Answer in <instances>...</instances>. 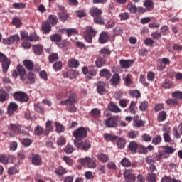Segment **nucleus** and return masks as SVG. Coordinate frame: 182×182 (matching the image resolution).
<instances>
[{
  "mask_svg": "<svg viewBox=\"0 0 182 182\" xmlns=\"http://www.w3.org/2000/svg\"><path fill=\"white\" fill-rule=\"evenodd\" d=\"M75 103H76V92L70 91L68 98L60 101V105L67 106V110L70 113H75L77 111V108H76Z\"/></svg>",
  "mask_w": 182,
  "mask_h": 182,
  "instance_id": "nucleus-1",
  "label": "nucleus"
},
{
  "mask_svg": "<svg viewBox=\"0 0 182 182\" xmlns=\"http://www.w3.org/2000/svg\"><path fill=\"white\" fill-rule=\"evenodd\" d=\"M97 31L91 26H87L84 31V39L87 43H92L93 38L96 36Z\"/></svg>",
  "mask_w": 182,
  "mask_h": 182,
  "instance_id": "nucleus-2",
  "label": "nucleus"
},
{
  "mask_svg": "<svg viewBox=\"0 0 182 182\" xmlns=\"http://www.w3.org/2000/svg\"><path fill=\"white\" fill-rule=\"evenodd\" d=\"M174 149L171 146H164V149L160 151L159 154L154 156V160L160 161L162 159H167L170 157V154H173Z\"/></svg>",
  "mask_w": 182,
  "mask_h": 182,
  "instance_id": "nucleus-3",
  "label": "nucleus"
},
{
  "mask_svg": "<svg viewBox=\"0 0 182 182\" xmlns=\"http://www.w3.org/2000/svg\"><path fill=\"white\" fill-rule=\"evenodd\" d=\"M13 97L16 102H20L21 103H26L29 102V97L28 94L23 91H17L13 94Z\"/></svg>",
  "mask_w": 182,
  "mask_h": 182,
  "instance_id": "nucleus-4",
  "label": "nucleus"
},
{
  "mask_svg": "<svg viewBox=\"0 0 182 182\" xmlns=\"http://www.w3.org/2000/svg\"><path fill=\"white\" fill-rule=\"evenodd\" d=\"M81 166H87L88 168H96V159L86 157L85 159H81L79 161Z\"/></svg>",
  "mask_w": 182,
  "mask_h": 182,
  "instance_id": "nucleus-5",
  "label": "nucleus"
},
{
  "mask_svg": "<svg viewBox=\"0 0 182 182\" xmlns=\"http://www.w3.org/2000/svg\"><path fill=\"white\" fill-rule=\"evenodd\" d=\"M119 122V116H112L111 117H109L105 121V126L108 127L109 129L113 128V127H117L119 124H117Z\"/></svg>",
  "mask_w": 182,
  "mask_h": 182,
  "instance_id": "nucleus-6",
  "label": "nucleus"
},
{
  "mask_svg": "<svg viewBox=\"0 0 182 182\" xmlns=\"http://www.w3.org/2000/svg\"><path fill=\"white\" fill-rule=\"evenodd\" d=\"M1 66H2V72L3 73H6L8 72V69H9V66L11 65V60L6 58L4 53H1Z\"/></svg>",
  "mask_w": 182,
  "mask_h": 182,
  "instance_id": "nucleus-7",
  "label": "nucleus"
},
{
  "mask_svg": "<svg viewBox=\"0 0 182 182\" xmlns=\"http://www.w3.org/2000/svg\"><path fill=\"white\" fill-rule=\"evenodd\" d=\"M9 129H10L11 132H13V133H21L23 136H29V129H28V131H21V126L19 125L11 124L9 127Z\"/></svg>",
  "mask_w": 182,
  "mask_h": 182,
  "instance_id": "nucleus-8",
  "label": "nucleus"
},
{
  "mask_svg": "<svg viewBox=\"0 0 182 182\" xmlns=\"http://www.w3.org/2000/svg\"><path fill=\"white\" fill-rule=\"evenodd\" d=\"M124 177L126 182H136V175L133 173L132 170H125Z\"/></svg>",
  "mask_w": 182,
  "mask_h": 182,
  "instance_id": "nucleus-9",
  "label": "nucleus"
},
{
  "mask_svg": "<svg viewBox=\"0 0 182 182\" xmlns=\"http://www.w3.org/2000/svg\"><path fill=\"white\" fill-rule=\"evenodd\" d=\"M73 136L74 137H87V129L80 127L73 132Z\"/></svg>",
  "mask_w": 182,
  "mask_h": 182,
  "instance_id": "nucleus-10",
  "label": "nucleus"
},
{
  "mask_svg": "<svg viewBox=\"0 0 182 182\" xmlns=\"http://www.w3.org/2000/svg\"><path fill=\"white\" fill-rule=\"evenodd\" d=\"M170 63H171L170 59L167 58H163L160 60L159 63L157 64L156 70H159V72H161L164 70V69H166V66H167V65H170Z\"/></svg>",
  "mask_w": 182,
  "mask_h": 182,
  "instance_id": "nucleus-11",
  "label": "nucleus"
},
{
  "mask_svg": "<svg viewBox=\"0 0 182 182\" xmlns=\"http://www.w3.org/2000/svg\"><path fill=\"white\" fill-rule=\"evenodd\" d=\"M19 109V105L16 102H10L8 105L7 113L9 116H13V114Z\"/></svg>",
  "mask_w": 182,
  "mask_h": 182,
  "instance_id": "nucleus-12",
  "label": "nucleus"
},
{
  "mask_svg": "<svg viewBox=\"0 0 182 182\" xmlns=\"http://www.w3.org/2000/svg\"><path fill=\"white\" fill-rule=\"evenodd\" d=\"M97 90L100 95H106L107 90L106 89V82L100 81L97 84Z\"/></svg>",
  "mask_w": 182,
  "mask_h": 182,
  "instance_id": "nucleus-13",
  "label": "nucleus"
},
{
  "mask_svg": "<svg viewBox=\"0 0 182 182\" xmlns=\"http://www.w3.org/2000/svg\"><path fill=\"white\" fill-rule=\"evenodd\" d=\"M20 39L19 35H14L6 40H4L3 42L4 43H6V45H12V43H18Z\"/></svg>",
  "mask_w": 182,
  "mask_h": 182,
  "instance_id": "nucleus-14",
  "label": "nucleus"
},
{
  "mask_svg": "<svg viewBox=\"0 0 182 182\" xmlns=\"http://www.w3.org/2000/svg\"><path fill=\"white\" fill-rule=\"evenodd\" d=\"M65 31L67 33L68 38H70L71 35H79V31H77V29L76 28H62L60 29L58 32H60V33H63Z\"/></svg>",
  "mask_w": 182,
  "mask_h": 182,
  "instance_id": "nucleus-15",
  "label": "nucleus"
},
{
  "mask_svg": "<svg viewBox=\"0 0 182 182\" xmlns=\"http://www.w3.org/2000/svg\"><path fill=\"white\" fill-rule=\"evenodd\" d=\"M99 75L100 77H104L105 79H106V80H109V79L112 77V73L109 71V69L106 68L102 69L100 71Z\"/></svg>",
  "mask_w": 182,
  "mask_h": 182,
  "instance_id": "nucleus-16",
  "label": "nucleus"
},
{
  "mask_svg": "<svg viewBox=\"0 0 182 182\" xmlns=\"http://www.w3.org/2000/svg\"><path fill=\"white\" fill-rule=\"evenodd\" d=\"M53 124V122L51 120L47 121L44 130V136H49V134L51 132H53V127L52 126Z\"/></svg>",
  "mask_w": 182,
  "mask_h": 182,
  "instance_id": "nucleus-17",
  "label": "nucleus"
},
{
  "mask_svg": "<svg viewBox=\"0 0 182 182\" xmlns=\"http://www.w3.org/2000/svg\"><path fill=\"white\" fill-rule=\"evenodd\" d=\"M17 70L19 73V76L21 77V80H25L26 77V70H25V68H23V65L18 64L17 65Z\"/></svg>",
  "mask_w": 182,
  "mask_h": 182,
  "instance_id": "nucleus-18",
  "label": "nucleus"
},
{
  "mask_svg": "<svg viewBox=\"0 0 182 182\" xmlns=\"http://www.w3.org/2000/svg\"><path fill=\"white\" fill-rule=\"evenodd\" d=\"M41 28L43 33L45 35H48V33H49V32L52 31V26H50V23H49L48 21L43 22Z\"/></svg>",
  "mask_w": 182,
  "mask_h": 182,
  "instance_id": "nucleus-19",
  "label": "nucleus"
},
{
  "mask_svg": "<svg viewBox=\"0 0 182 182\" xmlns=\"http://www.w3.org/2000/svg\"><path fill=\"white\" fill-rule=\"evenodd\" d=\"M134 63V60H120L119 65L124 69H128Z\"/></svg>",
  "mask_w": 182,
  "mask_h": 182,
  "instance_id": "nucleus-20",
  "label": "nucleus"
},
{
  "mask_svg": "<svg viewBox=\"0 0 182 182\" xmlns=\"http://www.w3.org/2000/svg\"><path fill=\"white\" fill-rule=\"evenodd\" d=\"M107 42H109V33L104 31L100 35L99 43L103 45L105 43H107Z\"/></svg>",
  "mask_w": 182,
  "mask_h": 182,
  "instance_id": "nucleus-21",
  "label": "nucleus"
},
{
  "mask_svg": "<svg viewBox=\"0 0 182 182\" xmlns=\"http://www.w3.org/2000/svg\"><path fill=\"white\" fill-rule=\"evenodd\" d=\"M33 51L34 52L35 55L41 56V55L43 53V46L40 44L33 46Z\"/></svg>",
  "mask_w": 182,
  "mask_h": 182,
  "instance_id": "nucleus-22",
  "label": "nucleus"
},
{
  "mask_svg": "<svg viewBox=\"0 0 182 182\" xmlns=\"http://www.w3.org/2000/svg\"><path fill=\"white\" fill-rule=\"evenodd\" d=\"M31 163L34 166H41L42 164V159L38 154H33L31 159Z\"/></svg>",
  "mask_w": 182,
  "mask_h": 182,
  "instance_id": "nucleus-23",
  "label": "nucleus"
},
{
  "mask_svg": "<svg viewBox=\"0 0 182 182\" xmlns=\"http://www.w3.org/2000/svg\"><path fill=\"white\" fill-rule=\"evenodd\" d=\"M129 150L133 154L137 153V149H139V144L136 141H131L128 146Z\"/></svg>",
  "mask_w": 182,
  "mask_h": 182,
  "instance_id": "nucleus-24",
  "label": "nucleus"
},
{
  "mask_svg": "<svg viewBox=\"0 0 182 182\" xmlns=\"http://www.w3.org/2000/svg\"><path fill=\"white\" fill-rule=\"evenodd\" d=\"M106 65V60L102 55H99L97 60H95V66L97 68H103Z\"/></svg>",
  "mask_w": 182,
  "mask_h": 182,
  "instance_id": "nucleus-25",
  "label": "nucleus"
},
{
  "mask_svg": "<svg viewBox=\"0 0 182 182\" xmlns=\"http://www.w3.org/2000/svg\"><path fill=\"white\" fill-rule=\"evenodd\" d=\"M80 65V63H79V60H77L75 58H71L68 62V68H73L76 69V68H79Z\"/></svg>",
  "mask_w": 182,
  "mask_h": 182,
  "instance_id": "nucleus-26",
  "label": "nucleus"
},
{
  "mask_svg": "<svg viewBox=\"0 0 182 182\" xmlns=\"http://www.w3.org/2000/svg\"><path fill=\"white\" fill-rule=\"evenodd\" d=\"M102 10L99 9L97 7H92L90 9V14L91 15V16H93V18L102 16Z\"/></svg>",
  "mask_w": 182,
  "mask_h": 182,
  "instance_id": "nucleus-27",
  "label": "nucleus"
},
{
  "mask_svg": "<svg viewBox=\"0 0 182 182\" xmlns=\"http://www.w3.org/2000/svg\"><path fill=\"white\" fill-rule=\"evenodd\" d=\"M23 65H24L25 68H27L28 70H33V68L35 64L31 60H24L23 61Z\"/></svg>",
  "mask_w": 182,
  "mask_h": 182,
  "instance_id": "nucleus-28",
  "label": "nucleus"
},
{
  "mask_svg": "<svg viewBox=\"0 0 182 182\" xmlns=\"http://www.w3.org/2000/svg\"><path fill=\"white\" fill-rule=\"evenodd\" d=\"M85 139L82 137H75L73 139V143L75 146H77V149H81L82 145L83 144Z\"/></svg>",
  "mask_w": 182,
  "mask_h": 182,
  "instance_id": "nucleus-29",
  "label": "nucleus"
},
{
  "mask_svg": "<svg viewBox=\"0 0 182 182\" xmlns=\"http://www.w3.org/2000/svg\"><path fill=\"white\" fill-rule=\"evenodd\" d=\"M90 117H93L94 119H99L100 117V114H102V112L100 111L97 108H94L90 112Z\"/></svg>",
  "mask_w": 182,
  "mask_h": 182,
  "instance_id": "nucleus-30",
  "label": "nucleus"
},
{
  "mask_svg": "<svg viewBox=\"0 0 182 182\" xmlns=\"http://www.w3.org/2000/svg\"><path fill=\"white\" fill-rule=\"evenodd\" d=\"M144 6L146 8L147 11H153L154 9V3L152 0H146L144 2Z\"/></svg>",
  "mask_w": 182,
  "mask_h": 182,
  "instance_id": "nucleus-31",
  "label": "nucleus"
},
{
  "mask_svg": "<svg viewBox=\"0 0 182 182\" xmlns=\"http://www.w3.org/2000/svg\"><path fill=\"white\" fill-rule=\"evenodd\" d=\"M92 147V142L89 140L84 139L82 145L81 146V150L87 151Z\"/></svg>",
  "mask_w": 182,
  "mask_h": 182,
  "instance_id": "nucleus-32",
  "label": "nucleus"
},
{
  "mask_svg": "<svg viewBox=\"0 0 182 182\" xmlns=\"http://www.w3.org/2000/svg\"><path fill=\"white\" fill-rule=\"evenodd\" d=\"M96 157L99 161H101V163H107V161H109V156L105 154H99Z\"/></svg>",
  "mask_w": 182,
  "mask_h": 182,
  "instance_id": "nucleus-33",
  "label": "nucleus"
},
{
  "mask_svg": "<svg viewBox=\"0 0 182 182\" xmlns=\"http://www.w3.org/2000/svg\"><path fill=\"white\" fill-rule=\"evenodd\" d=\"M108 109L110 110V112H114V113H119V112H122L120 108L117 107L114 103L110 102L108 105Z\"/></svg>",
  "mask_w": 182,
  "mask_h": 182,
  "instance_id": "nucleus-34",
  "label": "nucleus"
},
{
  "mask_svg": "<svg viewBox=\"0 0 182 182\" xmlns=\"http://www.w3.org/2000/svg\"><path fill=\"white\" fill-rule=\"evenodd\" d=\"M111 53L112 52L107 48H104L100 50V56H102L104 58H107V56H109Z\"/></svg>",
  "mask_w": 182,
  "mask_h": 182,
  "instance_id": "nucleus-35",
  "label": "nucleus"
},
{
  "mask_svg": "<svg viewBox=\"0 0 182 182\" xmlns=\"http://www.w3.org/2000/svg\"><path fill=\"white\" fill-rule=\"evenodd\" d=\"M58 18L61 22H65L69 19V14L66 11H61L58 13Z\"/></svg>",
  "mask_w": 182,
  "mask_h": 182,
  "instance_id": "nucleus-36",
  "label": "nucleus"
},
{
  "mask_svg": "<svg viewBox=\"0 0 182 182\" xmlns=\"http://www.w3.org/2000/svg\"><path fill=\"white\" fill-rule=\"evenodd\" d=\"M133 121L134 127H144V124L146 123V122L143 120H138L137 118H134Z\"/></svg>",
  "mask_w": 182,
  "mask_h": 182,
  "instance_id": "nucleus-37",
  "label": "nucleus"
},
{
  "mask_svg": "<svg viewBox=\"0 0 182 182\" xmlns=\"http://www.w3.org/2000/svg\"><path fill=\"white\" fill-rule=\"evenodd\" d=\"M167 119V112L166 111H161L158 114V122H164Z\"/></svg>",
  "mask_w": 182,
  "mask_h": 182,
  "instance_id": "nucleus-38",
  "label": "nucleus"
},
{
  "mask_svg": "<svg viewBox=\"0 0 182 182\" xmlns=\"http://www.w3.org/2000/svg\"><path fill=\"white\" fill-rule=\"evenodd\" d=\"M110 80L112 85L116 86V85H118L119 82H120V75H119L117 73H115L113 75Z\"/></svg>",
  "mask_w": 182,
  "mask_h": 182,
  "instance_id": "nucleus-39",
  "label": "nucleus"
},
{
  "mask_svg": "<svg viewBox=\"0 0 182 182\" xmlns=\"http://www.w3.org/2000/svg\"><path fill=\"white\" fill-rule=\"evenodd\" d=\"M164 132V137H170V133L171 132V128L167 125H164L162 127Z\"/></svg>",
  "mask_w": 182,
  "mask_h": 182,
  "instance_id": "nucleus-40",
  "label": "nucleus"
},
{
  "mask_svg": "<svg viewBox=\"0 0 182 182\" xmlns=\"http://www.w3.org/2000/svg\"><path fill=\"white\" fill-rule=\"evenodd\" d=\"M51 42L60 43L62 42V36L59 34H53L50 36Z\"/></svg>",
  "mask_w": 182,
  "mask_h": 182,
  "instance_id": "nucleus-41",
  "label": "nucleus"
},
{
  "mask_svg": "<svg viewBox=\"0 0 182 182\" xmlns=\"http://www.w3.org/2000/svg\"><path fill=\"white\" fill-rule=\"evenodd\" d=\"M55 174H57V176H63L64 174H66V173H68V171H66V169L62 166H59L57 168H55Z\"/></svg>",
  "mask_w": 182,
  "mask_h": 182,
  "instance_id": "nucleus-42",
  "label": "nucleus"
},
{
  "mask_svg": "<svg viewBox=\"0 0 182 182\" xmlns=\"http://www.w3.org/2000/svg\"><path fill=\"white\" fill-rule=\"evenodd\" d=\"M12 7L14 9H25L26 4L25 3H14Z\"/></svg>",
  "mask_w": 182,
  "mask_h": 182,
  "instance_id": "nucleus-43",
  "label": "nucleus"
},
{
  "mask_svg": "<svg viewBox=\"0 0 182 182\" xmlns=\"http://www.w3.org/2000/svg\"><path fill=\"white\" fill-rule=\"evenodd\" d=\"M173 86H174V84L168 80H166L164 83L162 84V87L164 89H171Z\"/></svg>",
  "mask_w": 182,
  "mask_h": 182,
  "instance_id": "nucleus-44",
  "label": "nucleus"
},
{
  "mask_svg": "<svg viewBox=\"0 0 182 182\" xmlns=\"http://www.w3.org/2000/svg\"><path fill=\"white\" fill-rule=\"evenodd\" d=\"M118 149H124L126 146V141L123 138H119L117 142Z\"/></svg>",
  "mask_w": 182,
  "mask_h": 182,
  "instance_id": "nucleus-45",
  "label": "nucleus"
},
{
  "mask_svg": "<svg viewBox=\"0 0 182 182\" xmlns=\"http://www.w3.org/2000/svg\"><path fill=\"white\" fill-rule=\"evenodd\" d=\"M55 132L57 133H63L65 132V127L59 122H55Z\"/></svg>",
  "mask_w": 182,
  "mask_h": 182,
  "instance_id": "nucleus-46",
  "label": "nucleus"
},
{
  "mask_svg": "<svg viewBox=\"0 0 182 182\" xmlns=\"http://www.w3.org/2000/svg\"><path fill=\"white\" fill-rule=\"evenodd\" d=\"M129 112L131 113V114H136V102L131 101L129 107Z\"/></svg>",
  "mask_w": 182,
  "mask_h": 182,
  "instance_id": "nucleus-47",
  "label": "nucleus"
},
{
  "mask_svg": "<svg viewBox=\"0 0 182 182\" xmlns=\"http://www.w3.org/2000/svg\"><path fill=\"white\" fill-rule=\"evenodd\" d=\"M129 95L132 97H135V99H139L141 97V93H140V91L137 90H134L129 92Z\"/></svg>",
  "mask_w": 182,
  "mask_h": 182,
  "instance_id": "nucleus-48",
  "label": "nucleus"
},
{
  "mask_svg": "<svg viewBox=\"0 0 182 182\" xmlns=\"http://www.w3.org/2000/svg\"><path fill=\"white\" fill-rule=\"evenodd\" d=\"M127 9L131 12V14H136L137 11V6L133 4H129L127 6Z\"/></svg>",
  "mask_w": 182,
  "mask_h": 182,
  "instance_id": "nucleus-49",
  "label": "nucleus"
},
{
  "mask_svg": "<svg viewBox=\"0 0 182 182\" xmlns=\"http://www.w3.org/2000/svg\"><path fill=\"white\" fill-rule=\"evenodd\" d=\"M11 157H14L13 156H6V155H4L1 154V163H2L3 164H8L9 161V159H11Z\"/></svg>",
  "mask_w": 182,
  "mask_h": 182,
  "instance_id": "nucleus-50",
  "label": "nucleus"
},
{
  "mask_svg": "<svg viewBox=\"0 0 182 182\" xmlns=\"http://www.w3.org/2000/svg\"><path fill=\"white\" fill-rule=\"evenodd\" d=\"M94 22L98 25H105V20H103L102 16H97L94 17Z\"/></svg>",
  "mask_w": 182,
  "mask_h": 182,
  "instance_id": "nucleus-51",
  "label": "nucleus"
},
{
  "mask_svg": "<svg viewBox=\"0 0 182 182\" xmlns=\"http://www.w3.org/2000/svg\"><path fill=\"white\" fill-rule=\"evenodd\" d=\"M36 77V76L35 75V73H29L27 78L29 80V83L30 85H33V83H35V78Z\"/></svg>",
  "mask_w": 182,
  "mask_h": 182,
  "instance_id": "nucleus-52",
  "label": "nucleus"
},
{
  "mask_svg": "<svg viewBox=\"0 0 182 182\" xmlns=\"http://www.w3.org/2000/svg\"><path fill=\"white\" fill-rule=\"evenodd\" d=\"M42 133L44 134L45 129L41 126H37L35 128V134H36L37 136H41V134H42Z\"/></svg>",
  "mask_w": 182,
  "mask_h": 182,
  "instance_id": "nucleus-53",
  "label": "nucleus"
},
{
  "mask_svg": "<svg viewBox=\"0 0 182 182\" xmlns=\"http://www.w3.org/2000/svg\"><path fill=\"white\" fill-rule=\"evenodd\" d=\"M147 107H149V102L147 101L142 102L139 105V109L141 112H146Z\"/></svg>",
  "mask_w": 182,
  "mask_h": 182,
  "instance_id": "nucleus-54",
  "label": "nucleus"
},
{
  "mask_svg": "<svg viewBox=\"0 0 182 182\" xmlns=\"http://www.w3.org/2000/svg\"><path fill=\"white\" fill-rule=\"evenodd\" d=\"M119 17L120 18V21H127L129 18H130V15L127 12L121 13L119 14Z\"/></svg>",
  "mask_w": 182,
  "mask_h": 182,
  "instance_id": "nucleus-55",
  "label": "nucleus"
},
{
  "mask_svg": "<svg viewBox=\"0 0 182 182\" xmlns=\"http://www.w3.org/2000/svg\"><path fill=\"white\" fill-rule=\"evenodd\" d=\"M74 150L73 146L70 144H68L64 149V151L66 154H72Z\"/></svg>",
  "mask_w": 182,
  "mask_h": 182,
  "instance_id": "nucleus-56",
  "label": "nucleus"
},
{
  "mask_svg": "<svg viewBox=\"0 0 182 182\" xmlns=\"http://www.w3.org/2000/svg\"><path fill=\"white\" fill-rule=\"evenodd\" d=\"M62 62L57 61L53 64V68L54 70H55V72H58V70H60L62 69Z\"/></svg>",
  "mask_w": 182,
  "mask_h": 182,
  "instance_id": "nucleus-57",
  "label": "nucleus"
},
{
  "mask_svg": "<svg viewBox=\"0 0 182 182\" xmlns=\"http://www.w3.org/2000/svg\"><path fill=\"white\" fill-rule=\"evenodd\" d=\"M121 164L124 167H130V166H132V162H130V161L127 158H124L121 161Z\"/></svg>",
  "mask_w": 182,
  "mask_h": 182,
  "instance_id": "nucleus-58",
  "label": "nucleus"
},
{
  "mask_svg": "<svg viewBox=\"0 0 182 182\" xmlns=\"http://www.w3.org/2000/svg\"><path fill=\"white\" fill-rule=\"evenodd\" d=\"M49 22L51 25H56L58 23V17L55 15H50L49 16Z\"/></svg>",
  "mask_w": 182,
  "mask_h": 182,
  "instance_id": "nucleus-59",
  "label": "nucleus"
},
{
  "mask_svg": "<svg viewBox=\"0 0 182 182\" xmlns=\"http://www.w3.org/2000/svg\"><path fill=\"white\" fill-rule=\"evenodd\" d=\"M8 99H9V95L8 92L1 90V102H5V100H8Z\"/></svg>",
  "mask_w": 182,
  "mask_h": 182,
  "instance_id": "nucleus-60",
  "label": "nucleus"
},
{
  "mask_svg": "<svg viewBox=\"0 0 182 182\" xmlns=\"http://www.w3.org/2000/svg\"><path fill=\"white\" fill-rule=\"evenodd\" d=\"M59 57L58 56V53H53L49 56V62L50 63H53L55 60H58Z\"/></svg>",
  "mask_w": 182,
  "mask_h": 182,
  "instance_id": "nucleus-61",
  "label": "nucleus"
},
{
  "mask_svg": "<svg viewBox=\"0 0 182 182\" xmlns=\"http://www.w3.org/2000/svg\"><path fill=\"white\" fill-rule=\"evenodd\" d=\"M149 182H156L157 181V176L156 173H149L148 178Z\"/></svg>",
  "mask_w": 182,
  "mask_h": 182,
  "instance_id": "nucleus-62",
  "label": "nucleus"
},
{
  "mask_svg": "<svg viewBox=\"0 0 182 182\" xmlns=\"http://www.w3.org/2000/svg\"><path fill=\"white\" fill-rule=\"evenodd\" d=\"M172 97L175 99H182V92L181 91H175L172 93Z\"/></svg>",
  "mask_w": 182,
  "mask_h": 182,
  "instance_id": "nucleus-63",
  "label": "nucleus"
},
{
  "mask_svg": "<svg viewBox=\"0 0 182 182\" xmlns=\"http://www.w3.org/2000/svg\"><path fill=\"white\" fill-rule=\"evenodd\" d=\"M58 146H65L66 144V139L64 137H60L57 140Z\"/></svg>",
  "mask_w": 182,
  "mask_h": 182,
  "instance_id": "nucleus-64",
  "label": "nucleus"
}]
</instances>
